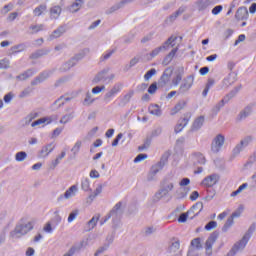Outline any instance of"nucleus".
I'll use <instances>...</instances> for the list:
<instances>
[{
  "label": "nucleus",
  "instance_id": "nucleus-1",
  "mask_svg": "<svg viewBox=\"0 0 256 256\" xmlns=\"http://www.w3.org/2000/svg\"><path fill=\"white\" fill-rule=\"evenodd\" d=\"M253 231H255V224L250 226L248 232L243 236V238L233 246L231 251L228 253V256H235L237 251L245 249L247 243H249V239H251V235H253Z\"/></svg>",
  "mask_w": 256,
  "mask_h": 256
},
{
  "label": "nucleus",
  "instance_id": "nucleus-2",
  "mask_svg": "<svg viewBox=\"0 0 256 256\" xmlns=\"http://www.w3.org/2000/svg\"><path fill=\"white\" fill-rule=\"evenodd\" d=\"M33 223L28 222L26 225H18L15 230L11 233L12 237H21L23 235H27L29 231H32Z\"/></svg>",
  "mask_w": 256,
  "mask_h": 256
},
{
  "label": "nucleus",
  "instance_id": "nucleus-3",
  "mask_svg": "<svg viewBox=\"0 0 256 256\" xmlns=\"http://www.w3.org/2000/svg\"><path fill=\"white\" fill-rule=\"evenodd\" d=\"M218 237H219V234L214 232L206 240L205 250H206V254L208 256L212 255V253H213V245H215V242L217 241Z\"/></svg>",
  "mask_w": 256,
  "mask_h": 256
},
{
  "label": "nucleus",
  "instance_id": "nucleus-4",
  "mask_svg": "<svg viewBox=\"0 0 256 256\" xmlns=\"http://www.w3.org/2000/svg\"><path fill=\"white\" fill-rule=\"evenodd\" d=\"M224 143H225V136L221 134L217 135L211 146L212 153H219Z\"/></svg>",
  "mask_w": 256,
  "mask_h": 256
},
{
  "label": "nucleus",
  "instance_id": "nucleus-5",
  "mask_svg": "<svg viewBox=\"0 0 256 256\" xmlns=\"http://www.w3.org/2000/svg\"><path fill=\"white\" fill-rule=\"evenodd\" d=\"M243 213V208H240L238 211L233 212L232 215L227 219L226 223L223 226V231H228L229 228L233 227L235 218L241 217Z\"/></svg>",
  "mask_w": 256,
  "mask_h": 256
},
{
  "label": "nucleus",
  "instance_id": "nucleus-6",
  "mask_svg": "<svg viewBox=\"0 0 256 256\" xmlns=\"http://www.w3.org/2000/svg\"><path fill=\"white\" fill-rule=\"evenodd\" d=\"M219 181V175L217 174H211L207 177H205L202 181L203 187H214V185H217Z\"/></svg>",
  "mask_w": 256,
  "mask_h": 256
},
{
  "label": "nucleus",
  "instance_id": "nucleus-7",
  "mask_svg": "<svg viewBox=\"0 0 256 256\" xmlns=\"http://www.w3.org/2000/svg\"><path fill=\"white\" fill-rule=\"evenodd\" d=\"M191 120V113L184 114V117L180 119L179 123L175 126V133H181L184 127Z\"/></svg>",
  "mask_w": 256,
  "mask_h": 256
},
{
  "label": "nucleus",
  "instance_id": "nucleus-8",
  "mask_svg": "<svg viewBox=\"0 0 256 256\" xmlns=\"http://www.w3.org/2000/svg\"><path fill=\"white\" fill-rule=\"evenodd\" d=\"M194 81H195L194 75H190L186 79H184V82L180 86L181 93H185V91H189V89L193 87Z\"/></svg>",
  "mask_w": 256,
  "mask_h": 256
},
{
  "label": "nucleus",
  "instance_id": "nucleus-9",
  "mask_svg": "<svg viewBox=\"0 0 256 256\" xmlns=\"http://www.w3.org/2000/svg\"><path fill=\"white\" fill-rule=\"evenodd\" d=\"M201 211H203V204L201 202H197L190 208V210H188V215H190V219H195Z\"/></svg>",
  "mask_w": 256,
  "mask_h": 256
},
{
  "label": "nucleus",
  "instance_id": "nucleus-10",
  "mask_svg": "<svg viewBox=\"0 0 256 256\" xmlns=\"http://www.w3.org/2000/svg\"><path fill=\"white\" fill-rule=\"evenodd\" d=\"M235 17L238 19V21H245V19L249 17V11L247 10V7L238 8Z\"/></svg>",
  "mask_w": 256,
  "mask_h": 256
},
{
  "label": "nucleus",
  "instance_id": "nucleus-11",
  "mask_svg": "<svg viewBox=\"0 0 256 256\" xmlns=\"http://www.w3.org/2000/svg\"><path fill=\"white\" fill-rule=\"evenodd\" d=\"M187 107V101L180 100L176 103V105L171 109L170 114L171 115H177L180 111H183V109Z\"/></svg>",
  "mask_w": 256,
  "mask_h": 256
},
{
  "label": "nucleus",
  "instance_id": "nucleus-12",
  "mask_svg": "<svg viewBox=\"0 0 256 256\" xmlns=\"http://www.w3.org/2000/svg\"><path fill=\"white\" fill-rule=\"evenodd\" d=\"M53 123V119L51 117L40 118L34 122H32L31 127H37L38 125H50Z\"/></svg>",
  "mask_w": 256,
  "mask_h": 256
},
{
  "label": "nucleus",
  "instance_id": "nucleus-13",
  "mask_svg": "<svg viewBox=\"0 0 256 256\" xmlns=\"http://www.w3.org/2000/svg\"><path fill=\"white\" fill-rule=\"evenodd\" d=\"M203 123H205V117L200 116L196 118L192 125V131H197V129H201V127H203Z\"/></svg>",
  "mask_w": 256,
  "mask_h": 256
},
{
  "label": "nucleus",
  "instance_id": "nucleus-14",
  "mask_svg": "<svg viewBox=\"0 0 256 256\" xmlns=\"http://www.w3.org/2000/svg\"><path fill=\"white\" fill-rule=\"evenodd\" d=\"M61 8L60 6H53L50 8V18L51 19H59V16L61 15Z\"/></svg>",
  "mask_w": 256,
  "mask_h": 256
},
{
  "label": "nucleus",
  "instance_id": "nucleus-15",
  "mask_svg": "<svg viewBox=\"0 0 256 256\" xmlns=\"http://www.w3.org/2000/svg\"><path fill=\"white\" fill-rule=\"evenodd\" d=\"M45 11H47V5L42 4V5L38 6V7H36L33 10V13H34L35 17H41V14L45 13Z\"/></svg>",
  "mask_w": 256,
  "mask_h": 256
},
{
  "label": "nucleus",
  "instance_id": "nucleus-16",
  "mask_svg": "<svg viewBox=\"0 0 256 256\" xmlns=\"http://www.w3.org/2000/svg\"><path fill=\"white\" fill-rule=\"evenodd\" d=\"M75 193H77V186H71L64 194L65 199H69L74 197Z\"/></svg>",
  "mask_w": 256,
  "mask_h": 256
},
{
  "label": "nucleus",
  "instance_id": "nucleus-17",
  "mask_svg": "<svg viewBox=\"0 0 256 256\" xmlns=\"http://www.w3.org/2000/svg\"><path fill=\"white\" fill-rule=\"evenodd\" d=\"M121 91V88L119 86H114L107 94L106 99H111V97H115L117 93Z\"/></svg>",
  "mask_w": 256,
  "mask_h": 256
},
{
  "label": "nucleus",
  "instance_id": "nucleus-18",
  "mask_svg": "<svg viewBox=\"0 0 256 256\" xmlns=\"http://www.w3.org/2000/svg\"><path fill=\"white\" fill-rule=\"evenodd\" d=\"M149 112L151 113V115H161V108L157 104L151 105L149 107Z\"/></svg>",
  "mask_w": 256,
  "mask_h": 256
},
{
  "label": "nucleus",
  "instance_id": "nucleus-19",
  "mask_svg": "<svg viewBox=\"0 0 256 256\" xmlns=\"http://www.w3.org/2000/svg\"><path fill=\"white\" fill-rule=\"evenodd\" d=\"M178 37L177 36H171L170 38H168V40L164 43V47L165 49H167V47H175V41H177Z\"/></svg>",
  "mask_w": 256,
  "mask_h": 256
},
{
  "label": "nucleus",
  "instance_id": "nucleus-20",
  "mask_svg": "<svg viewBox=\"0 0 256 256\" xmlns=\"http://www.w3.org/2000/svg\"><path fill=\"white\" fill-rule=\"evenodd\" d=\"M107 76H105V72H100L94 79L93 83H101V81H106Z\"/></svg>",
  "mask_w": 256,
  "mask_h": 256
},
{
  "label": "nucleus",
  "instance_id": "nucleus-21",
  "mask_svg": "<svg viewBox=\"0 0 256 256\" xmlns=\"http://www.w3.org/2000/svg\"><path fill=\"white\" fill-rule=\"evenodd\" d=\"M65 33V28L61 27L55 30L52 35L50 36V39H57L58 37H61V34Z\"/></svg>",
  "mask_w": 256,
  "mask_h": 256
},
{
  "label": "nucleus",
  "instance_id": "nucleus-22",
  "mask_svg": "<svg viewBox=\"0 0 256 256\" xmlns=\"http://www.w3.org/2000/svg\"><path fill=\"white\" fill-rule=\"evenodd\" d=\"M82 145H83V142H81V140L76 141V143L74 144V146L71 149L72 153H74V155H77V153H79Z\"/></svg>",
  "mask_w": 256,
  "mask_h": 256
},
{
  "label": "nucleus",
  "instance_id": "nucleus-23",
  "mask_svg": "<svg viewBox=\"0 0 256 256\" xmlns=\"http://www.w3.org/2000/svg\"><path fill=\"white\" fill-rule=\"evenodd\" d=\"M25 159H27L26 152L21 151V152L16 153V155H15L16 161L21 162V161H25Z\"/></svg>",
  "mask_w": 256,
  "mask_h": 256
},
{
  "label": "nucleus",
  "instance_id": "nucleus-24",
  "mask_svg": "<svg viewBox=\"0 0 256 256\" xmlns=\"http://www.w3.org/2000/svg\"><path fill=\"white\" fill-rule=\"evenodd\" d=\"M201 238H194L191 241V246L195 247V249H201V247H203V245L201 244Z\"/></svg>",
  "mask_w": 256,
  "mask_h": 256
},
{
  "label": "nucleus",
  "instance_id": "nucleus-25",
  "mask_svg": "<svg viewBox=\"0 0 256 256\" xmlns=\"http://www.w3.org/2000/svg\"><path fill=\"white\" fill-rule=\"evenodd\" d=\"M247 186H248L247 183L240 185L236 191L231 193V197H237V195H239V193H241V191H243V189H247Z\"/></svg>",
  "mask_w": 256,
  "mask_h": 256
},
{
  "label": "nucleus",
  "instance_id": "nucleus-26",
  "mask_svg": "<svg viewBox=\"0 0 256 256\" xmlns=\"http://www.w3.org/2000/svg\"><path fill=\"white\" fill-rule=\"evenodd\" d=\"M157 74V70H155L154 68L150 69L145 75H144V79L145 81H149V79H151V77H153V75Z\"/></svg>",
  "mask_w": 256,
  "mask_h": 256
},
{
  "label": "nucleus",
  "instance_id": "nucleus-27",
  "mask_svg": "<svg viewBox=\"0 0 256 256\" xmlns=\"http://www.w3.org/2000/svg\"><path fill=\"white\" fill-rule=\"evenodd\" d=\"M162 49H166L165 46H160V47L154 49V50L150 53L151 59H153V57H157V55H159V54L161 53Z\"/></svg>",
  "mask_w": 256,
  "mask_h": 256
},
{
  "label": "nucleus",
  "instance_id": "nucleus-28",
  "mask_svg": "<svg viewBox=\"0 0 256 256\" xmlns=\"http://www.w3.org/2000/svg\"><path fill=\"white\" fill-rule=\"evenodd\" d=\"M35 72H33L32 70H27L26 72H24L23 74H21L20 76H18L19 79H29V77H32V75H34Z\"/></svg>",
  "mask_w": 256,
  "mask_h": 256
},
{
  "label": "nucleus",
  "instance_id": "nucleus-29",
  "mask_svg": "<svg viewBox=\"0 0 256 256\" xmlns=\"http://www.w3.org/2000/svg\"><path fill=\"white\" fill-rule=\"evenodd\" d=\"M162 191H166V193H169V191H173V183L167 185V180H164Z\"/></svg>",
  "mask_w": 256,
  "mask_h": 256
},
{
  "label": "nucleus",
  "instance_id": "nucleus-30",
  "mask_svg": "<svg viewBox=\"0 0 256 256\" xmlns=\"http://www.w3.org/2000/svg\"><path fill=\"white\" fill-rule=\"evenodd\" d=\"M188 217L191 219V214H189V212L182 213L178 218L179 223H185Z\"/></svg>",
  "mask_w": 256,
  "mask_h": 256
},
{
  "label": "nucleus",
  "instance_id": "nucleus-31",
  "mask_svg": "<svg viewBox=\"0 0 256 256\" xmlns=\"http://www.w3.org/2000/svg\"><path fill=\"white\" fill-rule=\"evenodd\" d=\"M97 221H99V216L92 217V219L88 222V227H90V229H95V226L97 225Z\"/></svg>",
  "mask_w": 256,
  "mask_h": 256
},
{
  "label": "nucleus",
  "instance_id": "nucleus-32",
  "mask_svg": "<svg viewBox=\"0 0 256 256\" xmlns=\"http://www.w3.org/2000/svg\"><path fill=\"white\" fill-rule=\"evenodd\" d=\"M81 187H82V189L84 190V191H89V187H91V184H90V182H89V179H84V180H82V182H81Z\"/></svg>",
  "mask_w": 256,
  "mask_h": 256
},
{
  "label": "nucleus",
  "instance_id": "nucleus-33",
  "mask_svg": "<svg viewBox=\"0 0 256 256\" xmlns=\"http://www.w3.org/2000/svg\"><path fill=\"white\" fill-rule=\"evenodd\" d=\"M251 115V107H246L243 112L240 113V119H245V117Z\"/></svg>",
  "mask_w": 256,
  "mask_h": 256
},
{
  "label": "nucleus",
  "instance_id": "nucleus-34",
  "mask_svg": "<svg viewBox=\"0 0 256 256\" xmlns=\"http://www.w3.org/2000/svg\"><path fill=\"white\" fill-rule=\"evenodd\" d=\"M148 93L150 95H155V93H157V82H154L149 86Z\"/></svg>",
  "mask_w": 256,
  "mask_h": 256
},
{
  "label": "nucleus",
  "instance_id": "nucleus-35",
  "mask_svg": "<svg viewBox=\"0 0 256 256\" xmlns=\"http://www.w3.org/2000/svg\"><path fill=\"white\" fill-rule=\"evenodd\" d=\"M43 25L40 24V25H32L30 26V29L32 31V33H39L40 31H43Z\"/></svg>",
  "mask_w": 256,
  "mask_h": 256
},
{
  "label": "nucleus",
  "instance_id": "nucleus-36",
  "mask_svg": "<svg viewBox=\"0 0 256 256\" xmlns=\"http://www.w3.org/2000/svg\"><path fill=\"white\" fill-rule=\"evenodd\" d=\"M77 215H79V210H75L68 216V223H72V221H75Z\"/></svg>",
  "mask_w": 256,
  "mask_h": 256
},
{
  "label": "nucleus",
  "instance_id": "nucleus-37",
  "mask_svg": "<svg viewBox=\"0 0 256 256\" xmlns=\"http://www.w3.org/2000/svg\"><path fill=\"white\" fill-rule=\"evenodd\" d=\"M217 227V222L215 221H210L206 226L205 229L206 231H211L212 229H215Z\"/></svg>",
  "mask_w": 256,
  "mask_h": 256
},
{
  "label": "nucleus",
  "instance_id": "nucleus-38",
  "mask_svg": "<svg viewBox=\"0 0 256 256\" xmlns=\"http://www.w3.org/2000/svg\"><path fill=\"white\" fill-rule=\"evenodd\" d=\"M81 5H83V0H76L74 4H72V9L74 11H79Z\"/></svg>",
  "mask_w": 256,
  "mask_h": 256
},
{
  "label": "nucleus",
  "instance_id": "nucleus-39",
  "mask_svg": "<svg viewBox=\"0 0 256 256\" xmlns=\"http://www.w3.org/2000/svg\"><path fill=\"white\" fill-rule=\"evenodd\" d=\"M121 139H123V134H118L116 136V138L113 140L112 142V147H117L119 145V141H121Z\"/></svg>",
  "mask_w": 256,
  "mask_h": 256
},
{
  "label": "nucleus",
  "instance_id": "nucleus-40",
  "mask_svg": "<svg viewBox=\"0 0 256 256\" xmlns=\"http://www.w3.org/2000/svg\"><path fill=\"white\" fill-rule=\"evenodd\" d=\"M101 91H105V86H96L92 89V93L94 95H98V93H101Z\"/></svg>",
  "mask_w": 256,
  "mask_h": 256
},
{
  "label": "nucleus",
  "instance_id": "nucleus-41",
  "mask_svg": "<svg viewBox=\"0 0 256 256\" xmlns=\"http://www.w3.org/2000/svg\"><path fill=\"white\" fill-rule=\"evenodd\" d=\"M182 80H183V76H181V74H178V75L172 80V83H173V85H175V86L177 87V85H179Z\"/></svg>",
  "mask_w": 256,
  "mask_h": 256
},
{
  "label": "nucleus",
  "instance_id": "nucleus-42",
  "mask_svg": "<svg viewBox=\"0 0 256 256\" xmlns=\"http://www.w3.org/2000/svg\"><path fill=\"white\" fill-rule=\"evenodd\" d=\"M147 159V154H139L135 159L134 163H140V161H145Z\"/></svg>",
  "mask_w": 256,
  "mask_h": 256
},
{
  "label": "nucleus",
  "instance_id": "nucleus-43",
  "mask_svg": "<svg viewBox=\"0 0 256 256\" xmlns=\"http://www.w3.org/2000/svg\"><path fill=\"white\" fill-rule=\"evenodd\" d=\"M223 11V6L218 5L212 9V15H219Z\"/></svg>",
  "mask_w": 256,
  "mask_h": 256
},
{
  "label": "nucleus",
  "instance_id": "nucleus-44",
  "mask_svg": "<svg viewBox=\"0 0 256 256\" xmlns=\"http://www.w3.org/2000/svg\"><path fill=\"white\" fill-rule=\"evenodd\" d=\"M37 117H39V113L34 112L29 114L26 119L28 120V123H31V121H33V119H37Z\"/></svg>",
  "mask_w": 256,
  "mask_h": 256
},
{
  "label": "nucleus",
  "instance_id": "nucleus-45",
  "mask_svg": "<svg viewBox=\"0 0 256 256\" xmlns=\"http://www.w3.org/2000/svg\"><path fill=\"white\" fill-rule=\"evenodd\" d=\"M65 155H67V153L61 152L60 156H58L54 162V167H57V165H59V162L61 161V159L65 158Z\"/></svg>",
  "mask_w": 256,
  "mask_h": 256
},
{
  "label": "nucleus",
  "instance_id": "nucleus-46",
  "mask_svg": "<svg viewBox=\"0 0 256 256\" xmlns=\"http://www.w3.org/2000/svg\"><path fill=\"white\" fill-rule=\"evenodd\" d=\"M177 51H179V48L172 49L171 52L167 55V58L173 59V57H175V55H177Z\"/></svg>",
  "mask_w": 256,
  "mask_h": 256
},
{
  "label": "nucleus",
  "instance_id": "nucleus-47",
  "mask_svg": "<svg viewBox=\"0 0 256 256\" xmlns=\"http://www.w3.org/2000/svg\"><path fill=\"white\" fill-rule=\"evenodd\" d=\"M71 119H73V116L71 115H65L61 120L60 123H69V121H71Z\"/></svg>",
  "mask_w": 256,
  "mask_h": 256
},
{
  "label": "nucleus",
  "instance_id": "nucleus-48",
  "mask_svg": "<svg viewBox=\"0 0 256 256\" xmlns=\"http://www.w3.org/2000/svg\"><path fill=\"white\" fill-rule=\"evenodd\" d=\"M197 199H199V192L197 191L192 192V194L190 195V200L197 201Z\"/></svg>",
  "mask_w": 256,
  "mask_h": 256
},
{
  "label": "nucleus",
  "instance_id": "nucleus-49",
  "mask_svg": "<svg viewBox=\"0 0 256 256\" xmlns=\"http://www.w3.org/2000/svg\"><path fill=\"white\" fill-rule=\"evenodd\" d=\"M189 183H191V180H189V178H184L180 181V187H186Z\"/></svg>",
  "mask_w": 256,
  "mask_h": 256
},
{
  "label": "nucleus",
  "instance_id": "nucleus-50",
  "mask_svg": "<svg viewBox=\"0 0 256 256\" xmlns=\"http://www.w3.org/2000/svg\"><path fill=\"white\" fill-rule=\"evenodd\" d=\"M7 67H9V61L1 60L0 61V69H7Z\"/></svg>",
  "mask_w": 256,
  "mask_h": 256
},
{
  "label": "nucleus",
  "instance_id": "nucleus-51",
  "mask_svg": "<svg viewBox=\"0 0 256 256\" xmlns=\"http://www.w3.org/2000/svg\"><path fill=\"white\" fill-rule=\"evenodd\" d=\"M91 179H99V172L97 170H92L90 172Z\"/></svg>",
  "mask_w": 256,
  "mask_h": 256
},
{
  "label": "nucleus",
  "instance_id": "nucleus-52",
  "mask_svg": "<svg viewBox=\"0 0 256 256\" xmlns=\"http://www.w3.org/2000/svg\"><path fill=\"white\" fill-rule=\"evenodd\" d=\"M182 13H185V8H179L178 11H176L174 14V19H177V17H179V15ZM171 18H173V16H171Z\"/></svg>",
  "mask_w": 256,
  "mask_h": 256
},
{
  "label": "nucleus",
  "instance_id": "nucleus-53",
  "mask_svg": "<svg viewBox=\"0 0 256 256\" xmlns=\"http://www.w3.org/2000/svg\"><path fill=\"white\" fill-rule=\"evenodd\" d=\"M181 246V244H179L178 241L172 243L171 247H170V251H173V249L179 250V247Z\"/></svg>",
  "mask_w": 256,
  "mask_h": 256
},
{
  "label": "nucleus",
  "instance_id": "nucleus-54",
  "mask_svg": "<svg viewBox=\"0 0 256 256\" xmlns=\"http://www.w3.org/2000/svg\"><path fill=\"white\" fill-rule=\"evenodd\" d=\"M200 75H207L209 73V67H202L199 70Z\"/></svg>",
  "mask_w": 256,
  "mask_h": 256
},
{
  "label": "nucleus",
  "instance_id": "nucleus-55",
  "mask_svg": "<svg viewBox=\"0 0 256 256\" xmlns=\"http://www.w3.org/2000/svg\"><path fill=\"white\" fill-rule=\"evenodd\" d=\"M13 99V94L9 93L4 96L5 103H9Z\"/></svg>",
  "mask_w": 256,
  "mask_h": 256
},
{
  "label": "nucleus",
  "instance_id": "nucleus-56",
  "mask_svg": "<svg viewBox=\"0 0 256 256\" xmlns=\"http://www.w3.org/2000/svg\"><path fill=\"white\" fill-rule=\"evenodd\" d=\"M213 85H215V80L214 79H209L207 84H206V88L211 89V87H213Z\"/></svg>",
  "mask_w": 256,
  "mask_h": 256
},
{
  "label": "nucleus",
  "instance_id": "nucleus-57",
  "mask_svg": "<svg viewBox=\"0 0 256 256\" xmlns=\"http://www.w3.org/2000/svg\"><path fill=\"white\" fill-rule=\"evenodd\" d=\"M243 41H245V34H241L238 36V39L236 40L235 45H237L238 43H241Z\"/></svg>",
  "mask_w": 256,
  "mask_h": 256
},
{
  "label": "nucleus",
  "instance_id": "nucleus-58",
  "mask_svg": "<svg viewBox=\"0 0 256 256\" xmlns=\"http://www.w3.org/2000/svg\"><path fill=\"white\" fill-rule=\"evenodd\" d=\"M227 215H229V213L226 212V211H224V212H222V213H220V214L218 215V219H219L220 221H223V219H225V217H227Z\"/></svg>",
  "mask_w": 256,
  "mask_h": 256
},
{
  "label": "nucleus",
  "instance_id": "nucleus-59",
  "mask_svg": "<svg viewBox=\"0 0 256 256\" xmlns=\"http://www.w3.org/2000/svg\"><path fill=\"white\" fill-rule=\"evenodd\" d=\"M17 16H18L17 12H13V13H11V14L9 15L8 19H9L10 21H15V19H17Z\"/></svg>",
  "mask_w": 256,
  "mask_h": 256
},
{
  "label": "nucleus",
  "instance_id": "nucleus-60",
  "mask_svg": "<svg viewBox=\"0 0 256 256\" xmlns=\"http://www.w3.org/2000/svg\"><path fill=\"white\" fill-rule=\"evenodd\" d=\"M139 62V58L135 57L130 61V67H134V65H137Z\"/></svg>",
  "mask_w": 256,
  "mask_h": 256
},
{
  "label": "nucleus",
  "instance_id": "nucleus-61",
  "mask_svg": "<svg viewBox=\"0 0 256 256\" xmlns=\"http://www.w3.org/2000/svg\"><path fill=\"white\" fill-rule=\"evenodd\" d=\"M114 133H115L114 129H109V130H107L105 135H106V137L111 138V136L114 135Z\"/></svg>",
  "mask_w": 256,
  "mask_h": 256
},
{
  "label": "nucleus",
  "instance_id": "nucleus-62",
  "mask_svg": "<svg viewBox=\"0 0 256 256\" xmlns=\"http://www.w3.org/2000/svg\"><path fill=\"white\" fill-rule=\"evenodd\" d=\"M250 13H256V3L251 4L249 8Z\"/></svg>",
  "mask_w": 256,
  "mask_h": 256
},
{
  "label": "nucleus",
  "instance_id": "nucleus-63",
  "mask_svg": "<svg viewBox=\"0 0 256 256\" xmlns=\"http://www.w3.org/2000/svg\"><path fill=\"white\" fill-rule=\"evenodd\" d=\"M34 253H35V250L33 248H28L26 251L27 256H32L34 255Z\"/></svg>",
  "mask_w": 256,
  "mask_h": 256
},
{
  "label": "nucleus",
  "instance_id": "nucleus-64",
  "mask_svg": "<svg viewBox=\"0 0 256 256\" xmlns=\"http://www.w3.org/2000/svg\"><path fill=\"white\" fill-rule=\"evenodd\" d=\"M217 59V54L210 55L206 58L207 61H215Z\"/></svg>",
  "mask_w": 256,
  "mask_h": 256
}]
</instances>
